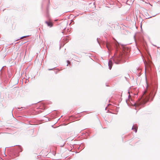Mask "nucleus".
<instances>
[{
  "label": "nucleus",
  "instance_id": "obj_9",
  "mask_svg": "<svg viewBox=\"0 0 160 160\" xmlns=\"http://www.w3.org/2000/svg\"><path fill=\"white\" fill-rule=\"evenodd\" d=\"M52 70V69H49V70Z\"/></svg>",
  "mask_w": 160,
  "mask_h": 160
},
{
  "label": "nucleus",
  "instance_id": "obj_2",
  "mask_svg": "<svg viewBox=\"0 0 160 160\" xmlns=\"http://www.w3.org/2000/svg\"><path fill=\"white\" fill-rule=\"evenodd\" d=\"M45 23L47 24L48 26L50 27H52V23L50 21H46Z\"/></svg>",
  "mask_w": 160,
  "mask_h": 160
},
{
  "label": "nucleus",
  "instance_id": "obj_8",
  "mask_svg": "<svg viewBox=\"0 0 160 160\" xmlns=\"http://www.w3.org/2000/svg\"><path fill=\"white\" fill-rule=\"evenodd\" d=\"M128 93H129V96H130V93H129V92H128Z\"/></svg>",
  "mask_w": 160,
  "mask_h": 160
},
{
  "label": "nucleus",
  "instance_id": "obj_4",
  "mask_svg": "<svg viewBox=\"0 0 160 160\" xmlns=\"http://www.w3.org/2000/svg\"><path fill=\"white\" fill-rule=\"evenodd\" d=\"M148 99H149L148 98L144 100L143 101V103L144 104L148 102Z\"/></svg>",
  "mask_w": 160,
  "mask_h": 160
},
{
  "label": "nucleus",
  "instance_id": "obj_6",
  "mask_svg": "<svg viewBox=\"0 0 160 160\" xmlns=\"http://www.w3.org/2000/svg\"><path fill=\"white\" fill-rule=\"evenodd\" d=\"M67 62H68V64H70V61H67Z\"/></svg>",
  "mask_w": 160,
  "mask_h": 160
},
{
  "label": "nucleus",
  "instance_id": "obj_5",
  "mask_svg": "<svg viewBox=\"0 0 160 160\" xmlns=\"http://www.w3.org/2000/svg\"><path fill=\"white\" fill-rule=\"evenodd\" d=\"M106 46L107 47V48H108V50H109V44H107V45H106Z\"/></svg>",
  "mask_w": 160,
  "mask_h": 160
},
{
  "label": "nucleus",
  "instance_id": "obj_7",
  "mask_svg": "<svg viewBox=\"0 0 160 160\" xmlns=\"http://www.w3.org/2000/svg\"><path fill=\"white\" fill-rule=\"evenodd\" d=\"M146 92H147V91H145L144 92V94H145L146 93Z\"/></svg>",
  "mask_w": 160,
  "mask_h": 160
},
{
  "label": "nucleus",
  "instance_id": "obj_10",
  "mask_svg": "<svg viewBox=\"0 0 160 160\" xmlns=\"http://www.w3.org/2000/svg\"><path fill=\"white\" fill-rule=\"evenodd\" d=\"M23 38V37H22L21 39H22Z\"/></svg>",
  "mask_w": 160,
  "mask_h": 160
},
{
  "label": "nucleus",
  "instance_id": "obj_3",
  "mask_svg": "<svg viewBox=\"0 0 160 160\" xmlns=\"http://www.w3.org/2000/svg\"><path fill=\"white\" fill-rule=\"evenodd\" d=\"M137 127L135 126H133L132 128V129L136 132H137Z\"/></svg>",
  "mask_w": 160,
  "mask_h": 160
},
{
  "label": "nucleus",
  "instance_id": "obj_1",
  "mask_svg": "<svg viewBox=\"0 0 160 160\" xmlns=\"http://www.w3.org/2000/svg\"><path fill=\"white\" fill-rule=\"evenodd\" d=\"M108 64L109 68L111 69L112 66V59L111 58L109 60Z\"/></svg>",
  "mask_w": 160,
  "mask_h": 160
}]
</instances>
